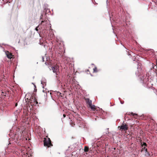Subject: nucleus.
I'll return each instance as SVG.
<instances>
[{
	"label": "nucleus",
	"instance_id": "4468645a",
	"mask_svg": "<svg viewBox=\"0 0 157 157\" xmlns=\"http://www.w3.org/2000/svg\"><path fill=\"white\" fill-rule=\"evenodd\" d=\"M47 20L42 21L41 22V24H42L43 23H44L43 24V25H46L47 24Z\"/></svg>",
	"mask_w": 157,
	"mask_h": 157
},
{
	"label": "nucleus",
	"instance_id": "6ab92c4d",
	"mask_svg": "<svg viewBox=\"0 0 157 157\" xmlns=\"http://www.w3.org/2000/svg\"><path fill=\"white\" fill-rule=\"evenodd\" d=\"M38 26L37 27H36V28H35V29L36 30V31H38Z\"/></svg>",
	"mask_w": 157,
	"mask_h": 157
},
{
	"label": "nucleus",
	"instance_id": "f8f14e48",
	"mask_svg": "<svg viewBox=\"0 0 157 157\" xmlns=\"http://www.w3.org/2000/svg\"><path fill=\"white\" fill-rule=\"evenodd\" d=\"M89 148L88 147L86 146H85L84 149V151L85 152H87L89 151Z\"/></svg>",
	"mask_w": 157,
	"mask_h": 157
},
{
	"label": "nucleus",
	"instance_id": "39448f33",
	"mask_svg": "<svg viewBox=\"0 0 157 157\" xmlns=\"http://www.w3.org/2000/svg\"><path fill=\"white\" fill-rule=\"evenodd\" d=\"M85 99L86 100V103L89 106L92 104V101L90 100L89 98H85Z\"/></svg>",
	"mask_w": 157,
	"mask_h": 157
},
{
	"label": "nucleus",
	"instance_id": "b1692460",
	"mask_svg": "<svg viewBox=\"0 0 157 157\" xmlns=\"http://www.w3.org/2000/svg\"><path fill=\"white\" fill-rule=\"evenodd\" d=\"M107 2H108V0H107V1H106V3H107Z\"/></svg>",
	"mask_w": 157,
	"mask_h": 157
},
{
	"label": "nucleus",
	"instance_id": "a878e982",
	"mask_svg": "<svg viewBox=\"0 0 157 157\" xmlns=\"http://www.w3.org/2000/svg\"><path fill=\"white\" fill-rule=\"evenodd\" d=\"M44 58L43 57H42V59L43 60H44Z\"/></svg>",
	"mask_w": 157,
	"mask_h": 157
},
{
	"label": "nucleus",
	"instance_id": "aec40b11",
	"mask_svg": "<svg viewBox=\"0 0 157 157\" xmlns=\"http://www.w3.org/2000/svg\"><path fill=\"white\" fill-rule=\"evenodd\" d=\"M43 17V14H41V16H40V19H42Z\"/></svg>",
	"mask_w": 157,
	"mask_h": 157
},
{
	"label": "nucleus",
	"instance_id": "bb28decb",
	"mask_svg": "<svg viewBox=\"0 0 157 157\" xmlns=\"http://www.w3.org/2000/svg\"><path fill=\"white\" fill-rule=\"evenodd\" d=\"M92 65H94V64H93V63H92Z\"/></svg>",
	"mask_w": 157,
	"mask_h": 157
},
{
	"label": "nucleus",
	"instance_id": "5701e85b",
	"mask_svg": "<svg viewBox=\"0 0 157 157\" xmlns=\"http://www.w3.org/2000/svg\"><path fill=\"white\" fill-rule=\"evenodd\" d=\"M121 104H123L124 103V102H122V101H121Z\"/></svg>",
	"mask_w": 157,
	"mask_h": 157
},
{
	"label": "nucleus",
	"instance_id": "6e6552de",
	"mask_svg": "<svg viewBox=\"0 0 157 157\" xmlns=\"http://www.w3.org/2000/svg\"><path fill=\"white\" fill-rule=\"evenodd\" d=\"M52 70L53 71V72L54 73H56V74L57 75V74L56 73V71L57 70V68L56 67H52Z\"/></svg>",
	"mask_w": 157,
	"mask_h": 157
},
{
	"label": "nucleus",
	"instance_id": "1a4fd4ad",
	"mask_svg": "<svg viewBox=\"0 0 157 157\" xmlns=\"http://www.w3.org/2000/svg\"><path fill=\"white\" fill-rule=\"evenodd\" d=\"M144 149L145 150V155L146 156H149L150 155V154L147 151V149L145 147H144Z\"/></svg>",
	"mask_w": 157,
	"mask_h": 157
},
{
	"label": "nucleus",
	"instance_id": "393cba45",
	"mask_svg": "<svg viewBox=\"0 0 157 157\" xmlns=\"http://www.w3.org/2000/svg\"><path fill=\"white\" fill-rule=\"evenodd\" d=\"M107 132H107L106 133H109V132L108 131Z\"/></svg>",
	"mask_w": 157,
	"mask_h": 157
},
{
	"label": "nucleus",
	"instance_id": "2eb2a0df",
	"mask_svg": "<svg viewBox=\"0 0 157 157\" xmlns=\"http://www.w3.org/2000/svg\"><path fill=\"white\" fill-rule=\"evenodd\" d=\"M93 70H94V72H97V68H96V67H95L93 69Z\"/></svg>",
	"mask_w": 157,
	"mask_h": 157
},
{
	"label": "nucleus",
	"instance_id": "0eeeda50",
	"mask_svg": "<svg viewBox=\"0 0 157 157\" xmlns=\"http://www.w3.org/2000/svg\"><path fill=\"white\" fill-rule=\"evenodd\" d=\"M6 54L7 57L9 59H11V58H12V57L11 56L12 55L9 52L7 51V52H6Z\"/></svg>",
	"mask_w": 157,
	"mask_h": 157
},
{
	"label": "nucleus",
	"instance_id": "9d476101",
	"mask_svg": "<svg viewBox=\"0 0 157 157\" xmlns=\"http://www.w3.org/2000/svg\"><path fill=\"white\" fill-rule=\"evenodd\" d=\"M89 107L92 110L95 111V106L94 105H92V104L90 105H89Z\"/></svg>",
	"mask_w": 157,
	"mask_h": 157
},
{
	"label": "nucleus",
	"instance_id": "4be33fe9",
	"mask_svg": "<svg viewBox=\"0 0 157 157\" xmlns=\"http://www.w3.org/2000/svg\"><path fill=\"white\" fill-rule=\"evenodd\" d=\"M128 56H130V55H131V54H130L129 52H128Z\"/></svg>",
	"mask_w": 157,
	"mask_h": 157
},
{
	"label": "nucleus",
	"instance_id": "ddd939ff",
	"mask_svg": "<svg viewBox=\"0 0 157 157\" xmlns=\"http://www.w3.org/2000/svg\"><path fill=\"white\" fill-rule=\"evenodd\" d=\"M44 10H45V11H46L45 14H46L47 13L50 12V10L47 8H45L44 9Z\"/></svg>",
	"mask_w": 157,
	"mask_h": 157
},
{
	"label": "nucleus",
	"instance_id": "f3484780",
	"mask_svg": "<svg viewBox=\"0 0 157 157\" xmlns=\"http://www.w3.org/2000/svg\"><path fill=\"white\" fill-rule=\"evenodd\" d=\"M1 95H2L3 96H6L5 95H4V92H3V91L2 92V94H1Z\"/></svg>",
	"mask_w": 157,
	"mask_h": 157
},
{
	"label": "nucleus",
	"instance_id": "f257e3e1",
	"mask_svg": "<svg viewBox=\"0 0 157 157\" xmlns=\"http://www.w3.org/2000/svg\"><path fill=\"white\" fill-rule=\"evenodd\" d=\"M137 69L138 71L136 72V75L137 76L139 77V78L141 80L144 82V78H145L146 76L145 75H143L142 73L140 68L138 67Z\"/></svg>",
	"mask_w": 157,
	"mask_h": 157
},
{
	"label": "nucleus",
	"instance_id": "dca6fc26",
	"mask_svg": "<svg viewBox=\"0 0 157 157\" xmlns=\"http://www.w3.org/2000/svg\"><path fill=\"white\" fill-rule=\"evenodd\" d=\"M32 84H33V85H34V88H34V90H36V86L35 84H33V83H32Z\"/></svg>",
	"mask_w": 157,
	"mask_h": 157
},
{
	"label": "nucleus",
	"instance_id": "20e7f679",
	"mask_svg": "<svg viewBox=\"0 0 157 157\" xmlns=\"http://www.w3.org/2000/svg\"><path fill=\"white\" fill-rule=\"evenodd\" d=\"M120 129L124 131H127L128 129V125L126 124H122L120 127Z\"/></svg>",
	"mask_w": 157,
	"mask_h": 157
},
{
	"label": "nucleus",
	"instance_id": "a211bd4d",
	"mask_svg": "<svg viewBox=\"0 0 157 157\" xmlns=\"http://www.w3.org/2000/svg\"><path fill=\"white\" fill-rule=\"evenodd\" d=\"M132 114V115H137V114H136V113H131Z\"/></svg>",
	"mask_w": 157,
	"mask_h": 157
},
{
	"label": "nucleus",
	"instance_id": "423d86ee",
	"mask_svg": "<svg viewBox=\"0 0 157 157\" xmlns=\"http://www.w3.org/2000/svg\"><path fill=\"white\" fill-rule=\"evenodd\" d=\"M41 84L42 85V87L44 88V85H46V79L44 78H43L41 80Z\"/></svg>",
	"mask_w": 157,
	"mask_h": 157
},
{
	"label": "nucleus",
	"instance_id": "7ed1b4c3",
	"mask_svg": "<svg viewBox=\"0 0 157 157\" xmlns=\"http://www.w3.org/2000/svg\"><path fill=\"white\" fill-rule=\"evenodd\" d=\"M44 146L48 147H49L52 145L50 139L48 138H44Z\"/></svg>",
	"mask_w": 157,
	"mask_h": 157
},
{
	"label": "nucleus",
	"instance_id": "412c9836",
	"mask_svg": "<svg viewBox=\"0 0 157 157\" xmlns=\"http://www.w3.org/2000/svg\"><path fill=\"white\" fill-rule=\"evenodd\" d=\"M63 117H66V115L65 114H63Z\"/></svg>",
	"mask_w": 157,
	"mask_h": 157
},
{
	"label": "nucleus",
	"instance_id": "f03ea898",
	"mask_svg": "<svg viewBox=\"0 0 157 157\" xmlns=\"http://www.w3.org/2000/svg\"><path fill=\"white\" fill-rule=\"evenodd\" d=\"M77 123L80 127L85 128L86 126L83 120L80 118H79L77 120Z\"/></svg>",
	"mask_w": 157,
	"mask_h": 157
},
{
	"label": "nucleus",
	"instance_id": "9b49d317",
	"mask_svg": "<svg viewBox=\"0 0 157 157\" xmlns=\"http://www.w3.org/2000/svg\"><path fill=\"white\" fill-rule=\"evenodd\" d=\"M147 146V144L145 143H144L142 145V149L141 151V152H142L143 151V149H144V147L146 146Z\"/></svg>",
	"mask_w": 157,
	"mask_h": 157
}]
</instances>
